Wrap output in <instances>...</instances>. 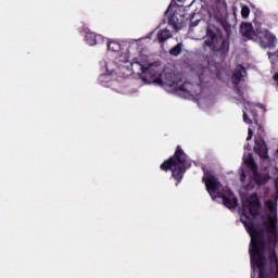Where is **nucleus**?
Returning <instances> with one entry per match:
<instances>
[{"instance_id":"nucleus-1","label":"nucleus","mask_w":278,"mask_h":278,"mask_svg":"<svg viewBox=\"0 0 278 278\" xmlns=\"http://www.w3.org/2000/svg\"><path fill=\"white\" fill-rule=\"evenodd\" d=\"M249 212V213H248ZM262 212V202L257 193H252L242 204L241 223L250 235V257L264 264V255L268 251V242L266 241V228H262L253 222V218L260 216ZM249 214L252 216H249Z\"/></svg>"},{"instance_id":"nucleus-2","label":"nucleus","mask_w":278,"mask_h":278,"mask_svg":"<svg viewBox=\"0 0 278 278\" xmlns=\"http://www.w3.org/2000/svg\"><path fill=\"white\" fill-rule=\"evenodd\" d=\"M131 68L134 73H136V68L140 71L137 72V74L141 75V79L144 84H154L155 86H161V88L167 86L168 88H173L175 92L179 91V87L181 86V76H179V74L165 73L164 79H162V71H160V67L153 64L146 67L138 61L131 63Z\"/></svg>"},{"instance_id":"nucleus-3","label":"nucleus","mask_w":278,"mask_h":278,"mask_svg":"<svg viewBox=\"0 0 278 278\" xmlns=\"http://www.w3.org/2000/svg\"><path fill=\"white\" fill-rule=\"evenodd\" d=\"M192 166V163L190 162V157L184 149H181V146H177L174 155H172L169 159L165 160L161 165V170H164L165 173H168V170L172 172V177L175 179L176 186H179L181 181L184 180V175H186V172L188 168Z\"/></svg>"},{"instance_id":"nucleus-4","label":"nucleus","mask_w":278,"mask_h":278,"mask_svg":"<svg viewBox=\"0 0 278 278\" xmlns=\"http://www.w3.org/2000/svg\"><path fill=\"white\" fill-rule=\"evenodd\" d=\"M265 205L267 210H269V214L267 215V222H264L263 225L265 227V231L270 233L273 238L266 240L267 242V251H270L269 254V262H274L276 265V270L274 278H278V256L277 252L275 251V247H277V202L273 200H266Z\"/></svg>"},{"instance_id":"nucleus-5","label":"nucleus","mask_w":278,"mask_h":278,"mask_svg":"<svg viewBox=\"0 0 278 278\" xmlns=\"http://www.w3.org/2000/svg\"><path fill=\"white\" fill-rule=\"evenodd\" d=\"M202 181H204L208 194L215 199H222L228 210H236L238 207V198H236L233 191L227 187L223 188V184H220L216 176L205 173Z\"/></svg>"},{"instance_id":"nucleus-6","label":"nucleus","mask_w":278,"mask_h":278,"mask_svg":"<svg viewBox=\"0 0 278 278\" xmlns=\"http://www.w3.org/2000/svg\"><path fill=\"white\" fill-rule=\"evenodd\" d=\"M230 38L223 36V30L213 24H208L206 27V35L202 45L203 49L208 48L215 55L227 58L229 53Z\"/></svg>"},{"instance_id":"nucleus-7","label":"nucleus","mask_w":278,"mask_h":278,"mask_svg":"<svg viewBox=\"0 0 278 278\" xmlns=\"http://www.w3.org/2000/svg\"><path fill=\"white\" fill-rule=\"evenodd\" d=\"M254 118V123L257 127V136L254 140V153L261 157V160H270V156L268 155V146H266V141L262 136H264V127H262V124L255 118H257V113L250 111Z\"/></svg>"},{"instance_id":"nucleus-8","label":"nucleus","mask_w":278,"mask_h":278,"mask_svg":"<svg viewBox=\"0 0 278 278\" xmlns=\"http://www.w3.org/2000/svg\"><path fill=\"white\" fill-rule=\"evenodd\" d=\"M253 41L257 42L261 49H275L277 47V36L265 28H256Z\"/></svg>"},{"instance_id":"nucleus-9","label":"nucleus","mask_w":278,"mask_h":278,"mask_svg":"<svg viewBox=\"0 0 278 278\" xmlns=\"http://www.w3.org/2000/svg\"><path fill=\"white\" fill-rule=\"evenodd\" d=\"M214 71H216V65L212 64L207 59L204 60L203 63L198 66L200 84H207V81L216 75Z\"/></svg>"},{"instance_id":"nucleus-10","label":"nucleus","mask_w":278,"mask_h":278,"mask_svg":"<svg viewBox=\"0 0 278 278\" xmlns=\"http://www.w3.org/2000/svg\"><path fill=\"white\" fill-rule=\"evenodd\" d=\"M79 31L86 34L85 40L90 47H94V45H101L104 38L102 35H97L88 28V26H83Z\"/></svg>"},{"instance_id":"nucleus-11","label":"nucleus","mask_w":278,"mask_h":278,"mask_svg":"<svg viewBox=\"0 0 278 278\" xmlns=\"http://www.w3.org/2000/svg\"><path fill=\"white\" fill-rule=\"evenodd\" d=\"M200 90L201 85H194L192 83L185 81L184 84H180L177 92L182 94H189V97H197Z\"/></svg>"},{"instance_id":"nucleus-12","label":"nucleus","mask_w":278,"mask_h":278,"mask_svg":"<svg viewBox=\"0 0 278 278\" xmlns=\"http://www.w3.org/2000/svg\"><path fill=\"white\" fill-rule=\"evenodd\" d=\"M239 31L248 40H255V36L257 35V29L253 30V24L248 22L241 23Z\"/></svg>"},{"instance_id":"nucleus-13","label":"nucleus","mask_w":278,"mask_h":278,"mask_svg":"<svg viewBox=\"0 0 278 278\" xmlns=\"http://www.w3.org/2000/svg\"><path fill=\"white\" fill-rule=\"evenodd\" d=\"M268 179H270V177L263 176L260 174V172H257V168L252 169V180L254 184H256V186H266V184H268Z\"/></svg>"},{"instance_id":"nucleus-14","label":"nucleus","mask_w":278,"mask_h":278,"mask_svg":"<svg viewBox=\"0 0 278 278\" xmlns=\"http://www.w3.org/2000/svg\"><path fill=\"white\" fill-rule=\"evenodd\" d=\"M245 73H247V70H244V66L237 65L232 74V83L236 85L240 84Z\"/></svg>"},{"instance_id":"nucleus-15","label":"nucleus","mask_w":278,"mask_h":278,"mask_svg":"<svg viewBox=\"0 0 278 278\" xmlns=\"http://www.w3.org/2000/svg\"><path fill=\"white\" fill-rule=\"evenodd\" d=\"M243 162L245 166L250 168V170H255L257 168V164H255V160H253V154L249 153L243 156Z\"/></svg>"},{"instance_id":"nucleus-16","label":"nucleus","mask_w":278,"mask_h":278,"mask_svg":"<svg viewBox=\"0 0 278 278\" xmlns=\"http://www.w3.org/2000/svg\"><path fill=\"white\" fill-rule=\"evenodd\" d=\"M168 38H173V34H170V30L163 29L157 33L159 42H166V40H168Z\"/></svg>"},{"instance_id":"nucleus-17","label":"nucleus","mask_w":278,"mask_h":278,"mask_svg":"<svg viewBox=\"0 0 278 278\" xmlns=\"http://www.w3.org/2000/svg\"><path fill=\"white\" fill-rule=\"evenodd\" d=\"M168 25H172V27H174V29H178L179 28V25H181V22H179V16L177 15V13H174L169 17Z\"/></svg>"},{"instance_id":"nucleus-18","label":"nucleus","mask_w":278,"mask_h":278,"mask_svg":"<svg viewBox=\"0 0 278 278\" xmlns=\"http://www.w3.org/2000/svg\"><path fill=\"white\" fill-rule=\"evenodd\" d=\"M108 50L112 51L113 53H118V51H121V43H118V41H109Z\"/></svg>"},{"instance_id":"nucleus-19","label":"nucleus","mask_w":278,"mask_h":278,"mask_svg":"<svg viewBox=\"0 0 278 278\" xmlns=\"http://www.w3.org/2000/svg\"><path fill=\"white\" fill-rule=\"evenodd\" d=\"M169 53L174 55V58H177L181 53V43H177L170 50Z\"/></svg>"},{"instance_id":"nucleus-20","label":"nucleus","mask_w":278,"mask_h":278,"mask_svg":"<svg viewBox=\"0 0 278 278\" xmlns=\"http://www.w3.org/2000/svg\"><path fill=\"white\" fill-rule=\"evenodd\" d=\"M251 14V9H249V5H243L241 8V16L242 18H247Z\"/></svg>"},{"instance_id":"nucleus-21","label":"nucleus","mask_w":278,"mask_h":278,"mask_svg":"<svg viewBox=\"0 0 278 278\" xmlns=\"http://www.w3.org/2000/svg\"><path fill=\"white\" fill-rule=\"evenodd\" d=\"M243 121L248 125H252L253 124V119L249 118V115H247V112H243Z\"/></svg>"},{"instance_id":"nucleus-22","label":"nucleus","mask_w":278,"mask_h":278,"mask_svg":"<svg viewBox=\"0 0 278 278\" xmlns=\"http://www.w3.org/2000/svg\"><path fill=\"white\" fill-rule=\"evenodd\" d=\"M253 139V129L249 128L248 129V137H247V140H252Z\"/></svg>"},{"instance_id":"nucleus-23","label":"nucleus","mask_w":278,"mask_h":278,"mask_svg":"<svg viewBox=\"0 0 278 278\" xmlns=\"http://www.w3.org/2000/svg\"><path fill=\"white\" fill-rule=\"evenodd\" d=\"M240 179L241 181H244V179H247V174H244V172L241 173Z\"/></svg>"},{"instance_id":"nucleus-24","label":"nucleus","mask_w":278,"mask_h":278,"mask_svg":"<svg viewBox=\"0 0 278 278\" xmlns=\"http://www.w3.org/2000/svg\"><path fill=\"white\" fill-rule=\"evenodd\" d=\"M199 25V20L195 22H191V27H197Z\"/></svg>"},{"instance_id":"nucleus-25","label":"nucleus","mask_w":278,"mask_h":278,"mask_svg":"<svg viewBox=\"0 0 278 278\" xmlns=\"http://www.w3.org/2000/svg\"><path fill=\"white\" fill-rule=\"evenodd\" d=\"M244 150H245V151H251V144L247 143V144L244 146Z\"/></svg>"},{"instance_id":"nucleus-26","label":"nucleus","mask_w":278,"mask_h":278,"mask_svg":"<svg viewBox=\"0 0 278 278\" xmlns=\"http://www.w3.org/2000/svg\"><path fill=\"white\" fill-rule=\"evenodd\" d=\"M103 77H104V74L100 75V77H99V83L100 84H103Z\"/></svg>"},{"instance_id":"nucleus-27","label":"nucleus","mask_w":278,"mask_h":278,"mask_svg":"<svg viewBox=\"0 0 278 278\" xmlns=\"http://www.w3.org/2000/svg\"><path fill=\"white\" fill-rule=\"evenodd\" d=\"M256 108H264V105L263 104H261V103H258V104H256Z\"/></svg>"},{"instance_id":"nucleus-28","label":"nucleus","mask_w":278,"mask_h":278,"mask_svg":"<svg viewBox=\"0 0 278 278\" xmlns=\"http://www.w3.org/2000/svg\"><path fill=\"white\" fill-rule=\"evenodd\" d=\"M276 153H277V155H278V149L276 150Z\"/></svg>"}]
</instances>
